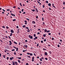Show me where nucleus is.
<instances>
[{
	"instance_id": "nucleus-1",
	"label": "nucleus",
	"mask_w": 65,
	"mask_h": 65,
	"mask_svg": "<svg viewBox=\"0 0 65 65\" xmlns=\"http://www.w3.org/2000/svg\"><path fill=\"white\" fill-rule=\"evenodd\" d=\"M32 36H31L30 35H29V38H30V39H33V37H32Z\"/></svg>"
},
{
	"instance_id": "nucleus-2",
	"label": "nucleus",
	"mask_w": 65,
	"mask_h": 65,
	"mask_svg": "<svg viewBox=\"0 0 65 65\" xmlns=\"http://www.w3.org/2000/svg\"><path fill=\"white\" fill-rule=\"evenodd\" d=\"M13 47H14V48L16 49V51H17V52H18V48L16 47L15 46H13Z\"/></svg>"
},
{
	"instance_id": "nucleus-3",
	"label": "nucleus",
	"mask_w": 65,
	"mask_h": 65,
	"mask_svg": "<svg viewBox=\"0 0 65 65\" xmlns=\"http://www.w3.org/2000/svg\"><path fill=\"white\" fill-rule=\"evenodd\" d=\"M9 42L10 43V44H9V45H11V44H12V42H11V41H9Z\"/></svg>"
},
{
	"instance_id": "nucleus-4",
	"label": "nucleus",
	"mask_w": 65,
	"mask_h": 65,
	"mask_svg": "<svg viewBox=\"0 0 65 65\" xmlns=\"http://www.w3.org/2000/svg\"><path fill=\"white\" fill-rule=\"evenodd\" d=\"M14 63H15V65H18V62L16 61H15L14 62Z\"/></svg>"
},
{
	"instance_id": "nucleus-5",
	"label": "nucleus",
	"mask_w": 65,
	"mask_h": 65,
	"mask_svg": "<svg viewBox=\"0 0 65 65\" xmlns=\"http://www.w3.org/2000/svg\"><path fill=\"white\" fill-rule=\"evenodd\" d=\"M24 22H25V25H27V21H25Z\"/></svg>"
},
{
	"instance_id": "nucleus-6",
	"label": "nucleus",
	"mask_w": 65,
	"mask_h": 65,
	"mask_svg": "<svg viewBox=\"0 0 65 65\" xmlns=\"http://www.w3.org/2000/svg\"><path fill=\"white\" fill-rule=\"evenodd\" d=\"M11 32L12 33H13V32H14V31H13V29H11Z\"/></svg>"
},
{
	"instance_id": "nucleus-7",
	"label": "nucleus",
	"mask_w": 65,
	"mask_h": 65,
	"mask_svg": "<svg viewBox=\"0 0 65 65\" xmlns=\"http://www.w3.org/2000/svg\"><path fill=\"white\" fill-rule=\"evenodd\" d=\"M11 15H12V16H13V17H15V15L14 14H12V13H11Z\"/></svg>"
},
{
	"instance_id": "nucleus-8",
	"label": "nucleus",
	"mask_w": 65,
	"mask_h": 65,
	"mask_svg": "<svg viewBox=\"0 0 65 65\" xmlns=\"http://www.w3.org/2000/svg\"><path fill=\"white\" fill-rule=\"evenodd\" d=\"M26 47V48H27V47H28V46H27V45H24V46L23 47Z\"/></svg>"
},
{
	"instance_id": "nucleus-9",
	"label": "nucleus",
	"mask_w": 65,
	"mask_h": 65,
	"mask_svg": "<svg viewBox=\"0 0 65 65\" xmlns=\"http://www.w3.org/2000/svg\"><path fill=\"white\" fill-rule=\"evenodd\" d=\"M45 55H46V56H47V52H46L45 53Z\"/></svg>"
},
{
	"instance_id": "nucleus-10",
	"label": "nucleus",
	"mask_w": 65,
	"mask_h": 65,
	"mask_svg": "<svg viewBox=\"0 0 65 65\" xmlns=\"http://www.w3.org/2000/svg\"><path fill=\"white\" fill-rule=\"evenodd\" d=\"M12 63H13V65H15V63H14V61H12Z\"/></svg>"
},
{
	"instance_id": "nucleus-11",
	"label": "nucleus",
	"mask_w": 65,
	"mask_h": 65,
	"mask_svg": "<svg viewBox=\"0 0 65 65\" xmlns=\"http://www.w3.org/2000/svg\"><path fill=\"white\" fill-rule=\"evenodd\" d=\"M47 30L46 29H45L44 30L45 32H47Z\"/></svg>"
},
{
	"instance_id": "nucleus-12",
	"label": "nucleus",
	"mask_w": 65,
	"mask_h": 65,
	"mask_svg": "<svg viewBox=\"0 0 65 65\" xmlns=\"http://www.w3.org/2000/svg\"><path fill=\"white\" fill-rule=\"evenodd\" d=\"M48 5L50 6H51V3H49L48 4Z\"/></svg>"
},
{
	"instance_id": "nucleus-13",
	"label": "nucleus",
	"mask_w": 65,
	"mask_h": 65,
	"mask_svg": "<svg viewBox=\"0 0 65 65\" xmlns=\"http://www.w3.org/2000/svg\"><path fill=\"white\" fill-rule=\"evenodd\" d=\"M14 43H15V44H18V43L15 41L14 42Z\"/></svg>"
},
{
	"instance_id": "nucleus-14",
	"label": "nucleus",
	"mask_w": 65,
	"mask_h": 65,
	"mask_svg": "<svg viewBox=\"0 0 65 65\" xmlns=\"http://www.w3.org/2000/svg\"><path fill=\"white\" fill-rule=\"evenodd\" d=\"M27 32H30V30H29V28L28 29H27Z\"/></svg>"
},
{
	"instance_id": "nucleus-15",
	"label": "nucleus",
	"mask_w": 65,
	"mask_h": 65,
	"mask_svg": "<svg viewBox=\"0 0 65 65\" xmlns=\"http://www.w3.org/2000/svg\"><path fill=\"white\" fill-rule=\"evenodd\" d=\"M36 11H37V12H38V10L37 9V8H36Z\"/></svg>"
},
{
	"instance_id": "nucleus-16",
	"label": "nucleus",
	"mask_w": 65,
	"mask_h": 65,
	"mask_svg": "<svg viewBox=\"0 0 65 65\" xmlns=\"http://www.w3.org/2000/svg\"><path fill=\"white\" fill-rule=\"evenodd\" d=\"M18 62L19 63H21V61L20 60H18Z\"/></svg>"
},
{
	"instance_id": "nucleus-17",
	"label": "nucleus",
	"mask_w": 65,
	"mask_h": 65,
	"mask_svg": "<svg viewBox=\"0 0 65 65\" xmlns=\"http://www.w3.org/2000/svg\"><path fill=\"white\" fill-rule=\"evenodd\" d=\"M32 23L33 24H35V21H33L32 22Z\"/></svg>"
},
{
	"instance_id": "nucleus-18",
	"label": "nucleus",
	"mask_w": 65,
	"mask_h": 65,
	"mask_svg": "<svg viewBox=\"0 0 65 65\" xmlns=\"http://www.w3.org/2000/svg\"><path fill=\"white\" fill-rule=\"evenodd\" d=\"M16 21V19H14L13 20V22H14V21Z\"/></svg>"
},
{
	"instance_id": "nucleus-19",
	"label": "nucleus",
	"mask_w": 65,
	"mask_h": 65,
	"mask_svg": "<svg viewBox=\"0 0 65 65\" xmlns=\"http://www.w3.org/2000/svg\"><path fill=\"white\" fill-rule=\"evenodd\" d=\"M22 27H23V28H25V27H26V25H24Z\"/></svg>"
},
{
	"instance_id": "nucleus-20",
	"label": "nucleus",
	"mask_w": 65,
	"mask_h": 65,
	"mask_svg": "<svg viewBox=\"0 0 65 65\" xmlns=\"http://www.w3.org/2000/svg\"><path fill=\"white\" fill-rule=\"evenodd\" d=\"M12 33H11L10 36H12Z\"/></svg>"
},
{
	"instance_id": "nucleus-21",
	"label": "nucleus",
	"mask_w": 65,
	"mask_h": 65,
	"mask_svg": "<svg viewBox=\"0 0 65 65\" xmlns=\"http://www.w3.org/2000/svg\"><path fill=\"white\" fill-rule=\"evenodd\" d=\"M29 55L30 56H32V55H33V54L32 53H31Z\"/></svg>"
},
{
	"instance_id": "nucleus-22",
	"label": "nucleus",
	"mask_w": 65,
	"mask_h": 65,
	"mask_svg": "<svg viewBox=\"0 0 65 65\" xmlns=\"http://www.w3.org/2000/svg\"><path fill=\"white\" fill-rule=\"evenodd\" d=\"M53 7H54V8H55V9L56 8V7L55 6H54V5H52Z\"/></svg>"
},
{
	"instance_id": "nucleus-23",
	"label": "nucleus",
	"mask_w": 65,
	"mask_h": 65,
	"mask_svg": "<svg viewBox=\"0 0 65 65\" xmlns=\"http://www.w3.org/2000/svg\"><path fill=\"white\" fill-rule=\"evenodd\" d=\"M31 10L32 11H35V10L34 9L32 10Z\"/></svg>"
},
{
	"instance_id": "nucleus-24",
	"label": "nucleus",
	"mask_w": 65,
	"mask_h": 65,
	"mask_svg": "<svg viewBox=\"0 0 65 65\" xmlns=\"http://www.w3.org/2000/svg\"><path fill=\"white\" fill-rule=\"evenodd\" d=\"M44 7H45V6L44 5H43V8H44Z\"/></svg>"
},
{
	"instance_id": "nucleus-25",
	"label": "nucleus",
	"mask_w": 65,
	"mask_h": 65,
	"mask_svg": "<svg viewBox=\"0 0 65 65\" xmlns=\"http://www.w3.org/2000/svg\"><path fill=\"white\" fill-rule=\"evenodd\" d=\"M26 65H29V64H28V63H26Z\"/></svg>"
},
{
	"instance_id": "nucleus-26",
	"label": "nucleus",
	"mask_w": 65,
	"mask_h": 65,
	"mask_svg": "<svg viewBox=\"0 0 65 65\" xmlns=\"http://www.w3.org/2000/svg\"><path fill=\"white\" fill-rule=\"evenodd\" d=\"M43 36H44V37H45V36H46V35H45L44 34L43 35Z\"/></svg>"
},
{
	"instance_id": "nucleus-27",
	"label": "nucleus",
	"mask_w": 65,
	"mask_h": 65,
	"mask_svg": "<svg viewBox=\"0 0 65 65\" xmlns=\"http://www.w3.org/2000/svg\"><path fill=\"white\" fill-rule=\"evenodd\" d=\"M57 46L58 47H60V45H59L58 44L57 45Z\"/></svg>"
},
{
	"instance_id": "nucleus-28",
	"label": "nucleus",
	"mask_w": 65,
	"mask_h": 65,
	"mask_svg": "<svg viewBox=\"0 0 65 65\" xmlns=\"http://www.w3.org/2000/svg\"><path fill=\"white\" fill-rule=\"evenodd\" d=\"M25 28L27 29H29V28H28V27H25Z\"/></svg>"
},
{
	"instance_id": "nucleus-29",
	"label": "nucleus",
	"mask_w": 65,
	"mask_h": 65,
	"mask_svg": "<svg viewBox=\"0 0 65 65\" xmlns=\"http://www.w3.org/2000/svg\"><path fill=\"white\" fill-rule=\"evenodd\" d=\"M34 37H35V36H36V34H34Z\"/></svg>"
},
{
	"instance_id": "nucleus-30",
	"label": "nucleus",
	"mask_w": 65,
	"mask_h": 65,
	"mask_svg": "<svg viewBox=\"0 0 65 65\" xmlns=\"http://www.w3.org/2000/svg\"><path fill=\"white\" fill-rule=\"evenodd\" d=\"M34 59V57L33 56L32 58V59Z\"/></svg>"
},
{
	"instance_id": "nucleus-31",
	"label": "nucleus",
	"mask_w": 65,
	"mask_h": 65,
	"mask_svg": "<svg viewBox=\"0 0 65 65\" xmlns=\"http://www.w3.org/2000/svg\"><path fill=\"white\" fill-rule=\"evenodd\" d=\"M63 5H65V2H63Z\"/></svg>"
},
{
	"instance_id": "nucleus-32",
	"label": "nucleus",
	"mask_w": 65,
	"mask_h": 65,
	"mask_svg": "<svg viewBox=\"0 0 65 65\" xmlns=\"http://www.w3.org/2000/svg\"><path fill=\"white\" fill-rule=\"evenodd\" d=\"M15 51V50L14 49H12V51Z\"/></svg>"
},
{
	"instance_id": "nucleus-33",
	"label": "nucleus",
	"mask_w": 65,
	"mask_h": 65,
	"mask_svg": "<svg viewBox=\"0 0 65 65\" xmlns=\"http://www.w3.org/2000/svg\"><path fill=\"white\" fill-rule=\"evenodd\" d=\"M10 60H12V58L11 57L10 58Z\"/></svg>"
},
{
	"instance_id": "nucleus-34",
	"label": "nucleus",
	"mask_w": 65,
	"mask_h": 65,
	"mask_svg": "<svg viewBox=\"0 0 65 65\" xmlns=\"http://www.w3.org/2000/svg\"><path fill=\"white\" fill-rule=\"evenodd\" d=\"M46 39H44V42L46 41Z\"/></svg>"
},
{
	"instance_id": "nucleus-35",
	"label": "nucleus",
	"mask_w": 65,
	"mask_h": 65,
	"mask_svg": "<svg viewBox=\"0 0 65 65\" xmlns=\"http://www.w3.org/2000/svg\"><path fill=\"white\" fill-rule=\"evenodd\" d=\"M16 7H15V6H14L13 7V8H15Z\"/></svg>"
},
{
	"instance_id": "nucleus-36",
	"label": "nucleus",
	"mask_w": 65,
	"mask_h": 65,
	"mask_svg": "<svg viewBox=\"0 0 65 65\" xmlns=\"http://www.w3.org/2000/svg\"><path fill=\"white\" fill-rule=\"evenodd\" d=\"M18 58L19 59H21V57H18Z\"/></svg>"
},
{
	"instance_id": "nucleus-37",
	"label": "nucleus",
	"mask_w": 65,
	"mask_h": 65,
	"mask_svg": "<svg viewBox=\"0 0 65 65\" xmlns=\"http://www.w3.org/2000/svg\"><path fill=\"white\" fill-rule=\"evenodd\" d=\"M45 60H48L47 58H45Z\"/></svg>"
},
{
	"instance_id": "nucleus-38",
	"label": "nucleus",
	"mask_w": 65,
	"mask_h": 65,
	"mask_svg": "<svg viewBox=\"0 0 65 65\" xmlns=\"http://www.w3.org/2000/svg\"><path fill=\"white\" fill-rule=\"evenodd\" d=\"M49 53H50V54H51V53H52V52L51 51H49Z\"/></svg>"
},
{
	"instance_id": "nucleus-39",
	"label": "nucleus",
	"mask_w": 65,
	"mask_h": 65,
	"mask_svg": "<svg viewBox=\"0 0 65 65\" xmlns=\"http://www.w3.org/2000/svg\"><path fill=\"white\" fill-rule=\"evenodd\" d=\"M42 20L43 21H44V18H42Z\"/></svg>"
},
{
	"instance_id": "nucleus-40",
	"label": "nucleus",
	"mask_w": 65,
	"mask_h": 65,
	"mask_svg": "<svg viewBox=\"0 0 65 65\" xmlns=\"http://www.w3.org/2000/svg\"><path fill=\"white\" fill-rule=\"evenodd\" d=\"M6 28H7V29H8V28H9V27L7 26H6Z\"/></svg>"
},
{
	"instance_id": "nucleus-41",
	"label": "nucleus",
	"mask_w": 65,
	"mask_h": 65,
	"mask_svg": "<svg viewBox=\"0 0 65 65\" xmlns=\"http://www.w3.org/2000/svg\"><path fill=\"white\" fill-rule=\"evenodd\" d=\"M50 32V30H48L47 31V33H48V32Z\"/></svg>"
},
{
	"instance_id": "nucleus-42",
	"label": "nucleus",
	"mask_w": 65,
	"mask_h": 65,
	"mask_svg": "<svg viewBox=\"0 0 65 65\" xmlns=\"http://www.w3.org/2000/svg\"><path fill=\"white\" fill-rule=\"evenodd\" d=\"M22 12H23V11H24V9H23L22 10Z\"/></svg>"
},
{
	"instance_id": "nucleus-43",
	"label": "nucleus",
	"mask_w": 65,
	"mask_h": 65,
	"mask_svg": "<svg viewBox=\"0 0 65 65\" xmlns=\"http://www.w3.org/2000/svg\"><path fill=\"white\" fill-rule=\"evenodd\" d=\"M39 45V43H38L37 46H38Z\"/></svg>"
},
{
	"instance_id": "nucleus-44",
	"label": "nucleus",
	"mask_w": 65,
	"mask_h": 65,
	"mask_svg": "<svg viewBox=\"0 0 65 65\" xmlns=\"http://www.w3.org/2000/svg\"><path fill=\"white\" fill-rule=\"evenodd\" d=\"M40 60L41 61H42V60L41 58H40Z\"/></svg>"
},
{
	"instance_id": "nucleus-45",
	"label": "nucleus",
	"mask_w": 65,
	"mask_h": 65,
	"mask_svg": "<svg viewBox=\"0 0 65 65\" xmlns=\"http://www.w3.org/2000/svg\"><path fill=\"white\" fill-rule=\"evenodd\" d=\"M40 34V32H38L37 33V35H38V34Z\"/></svg>"
},
{
	"instance_id": "nucleus-46",
	"label": "nucleus",
	"mask_w": 65,
	"mask_h": 65,
	"mask_svg": "<svg viewBox=\"0 0 65 65\" xmlns=\"http://www.w3.org/2000/svg\"><path fill=\"white\" fill-rule=\"evenodd\" d=\"M51 33H49L48 34V35H51Z\"/></svg>"
},
{
	"instance_id": "nucleus-47",
	"label": "nucleus",
	"mask_w": 65,
	"mask_h": 65,
	"mask_svg": "<svg viewBox=\"0 0 65 65\" xmlns=\"http://www.w3.org/2000/svg\"><path fill=\"white\" fill-rule=\"evenodd\" d=\"M43 50H45V51H46V49H45L44 48H43Z\"/></svg>"
},
{
	"instance_id": "nucleus-48",
	"label": "nucleus",
	"mask_w": 65,
	"mask_h": 65,
	"mask_svg": "<svg viewBox=\"0 0 65 65\" xmlns=\"http://www.w3.org/2000/svg\"><path fill=\"white\" fill-rule=\"evenodd\" d=\"M7 11H9L10 10V9H7Z\"/></svg>"
},
{
	"instance_id": "nucleus-49",
	"label": "nucleus",
	"mask_w": 65,
	"mask_h": 65,
	"mask_svg": "<svg viewBox=\"0 0 65 65\" xmlns=\"http://www.w3.org/2000/svg\"><path fill=\"white\" fill-rule=\"evenodd\" d=\"M20 5H21V6H22V4L21 3H20Z\"/></svg>"
},
{
	"instance_id": "nucleus-50",
	"label": "nucleus",
	"mask_w": 65,
	"mask_h": 65,
	"mask_svg": "<svg viewBox=\"0 0 65 65\" xmlns=\"http://www.w3.org/2000/svg\"><path fill=\"white\" fill-rule=\"evenodd\" d=\"M41 43H43V41H41Z\"/></svg>"
},
{
	"instance_id": "nucleus-51",
	"label": "nucleus",
	"mask_w": 65,
	"mask_h": 65,
	"mask_svg": "<svg viewBox=\"0 0 65 65\" xmlns=\"http://www.w3.org/2000/svg\"><path fill=\"white\" fill-rule=\"evenodd\" d=\"M8 37L9 39H11V38H10V37L9 36H8Z\"/></svg>"
},
{
	"instance_id": "nucleus-52",
	"label": "nucleus",
	"mask_w": 65,
	"mask_h": 65,
	"mask_svg": "<svg viewBox=\"0 0 65 65\" xmlns=\"http://www.w3.org/2000/svg\"><path fill=\"white\" fill-rule=\"evenodd\" d=\"M21 44V42H19V45H20Z\"/></svg>"
},
{
	"instance_id": "nucleus-53",
	"label": "nucleus",
	"mask_w": 65,
	"mask_h": 65,
	"mask_svg": "<svg viewBox=\"0 0 65 65\" xmlns=\"http://www.w3.org/2000/svg\"><path fill=\"white\" fill-rule=\"evenodd\" d=\"M37 38H38L37 37H35V38L36 39H37Z\"/></svg>"
},
{
	"instance_id": "nucleus-54",
	"label": "nucleus",
	"mask_w": 65,
	"mask_h": 65,
	"mask_svg": "<svg viewBox=\"0 0 65 65\" xmlns=\"http://www.w3.org/2000/svg\"><path fill=\"white\" fill-rule=\"evenodd\" d=\"M7 60L9 59V57H7Z\"/></svg>"
},
{
	"instance_id": "nucleus-55",
	"label": "nucleus",
	"mask_w": 65,
	"mask_h": 65,
	"mask_svg": "<svg viewBox=\"0 0 65 65\" xmlns=\"http://www.w3.org/2000/svg\"><path fill=\"white\" fill-rule=\"evenodd\" d=\"M38 16H37L36 17V19H38Z\"/></svg>"
},
{
	"instance_id": "nucleus-56",
	"label": "nucleus",
	"mask_w": 65,
	"mask_h": 65,
	"mask_svg": "<svg viewBox=\"0 0 65 65\" xmlns=\"http://www.w3.org/2000/svg\"><path fill=\"white\" fill-rule=\"evenodd\" d=\"M46 2L47 3H48V1H46Z\"/></svg>"
},
{
	"instance_id": "nucleus-57",
	"label": "nucleus",
	"mask_w": 65,
	"mask_h": 65,
	"mask_svg": "<svg viewBox=\"0 0 65 65\" xmlns=\"http://www.w3.org/2000/svg\"><path fill=\"white\" fill-rule=\"evenodd\" d=\"M14 55H16V53H15V52H14Z\"/></svg>"
},
{
	"instance_id": "nucleus-58",
	"label": "nucleus",
	"mask_w": 65,
	"mask_h": 65,
	"mask_svg": "<svg viewBox=\"0 0 65 65\" xmlns=\"http://www.w3.org/2000/svg\"><path fill=\"white\" fill-rule=\"evenodd\" d=\"M49 10H51V8H50L49 7Z\"/></svg>"
},
{
	"instance_id": "nucleus-59",
	"label": "nucleus",
	"mask_w": 65,
	"mask_h": 65,
	"mask_svg": "<svg viewBox=\"0 0 65 65\" xmlns=\"http://www.w3.org/2000/svg\"><path fill=\"white\" fill-rule=\"evenodd\" d=\"M26 20H28V21H29V19H28V18H27L26 19Z\"/></svg>"
},
{
	"instance_id": "nucleus-60",
	"label": "nucleus",
	"mask_w": 65,
	"mask_h": 65,
	"mask_svg": "<svg viewBox=\"0 0 65 65\" xmlns=\"http://www.w3.org/2000/svg\"><path fill=\"white\" fill-rule=\"evenodd\" d=\"M2 10H3L4 11H5V10L4 9H3Z\"/></svg>"
},
{
	"instance_id": "nucleus-61",
	"label": "nucleus",
	"mask_w": 65,
	"mask_h": 65,
	"mask_svg": "<svg viewBox=\"0 0 65 65\" xmlns=\"http://www.w3.org/2000/svg\"><path fill=\"white\" fill-rule=\"evenodd\" d=\"M18 9H20V7H18Z\"/></svg>"
},
{
	"instance_id": "nucleus-62",
	"label": "nucleus",
	"mask_w": 65,
	"mask_h": 65,
	"mask_svg": "<svg viewBox=\"0 0 65 65\" xmlns=\"http://www.w3.org/2000/svg\"><path fill=\"white\" fill-rule=\"evenodd\" d=\"M34 59H32V62H33V61H34Z\"/></svg>"
},
{
	"instance_id": "nucleus-63",
	"label": "nucleus",
	"mask_w": 65,
	"mask_h": 65,
	"mask_svg": "<svg viewBox=\"0 0 65 65\" xmlns=\"http://www.w3.org/2000/svg\"><path fill=\"white\" fill-rule=\"evenodd\" d=\"M17 28H19V26H17Z\"/></svg>"
},
{
	"instance_id": "nucleus-64",
	"label": "nucleus",
	"mask_w": 65,
	"mask_h": 65,
	"mask_svg": "<svg viewBox=\"0 0 65 65\" xmlns=\"http://www.w3.org/2000/svg\"><path fill=\"white\" fill-rule=\"evenodd\" d=\"M23 52H25V50H24L23 51Z\"/></svg>"
}]
</instances>
